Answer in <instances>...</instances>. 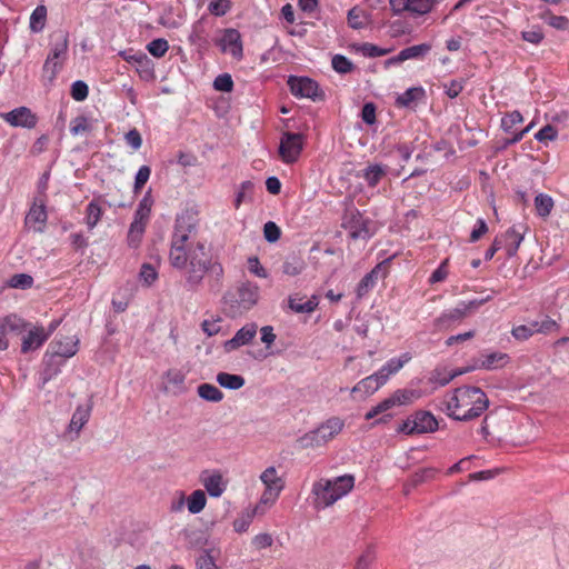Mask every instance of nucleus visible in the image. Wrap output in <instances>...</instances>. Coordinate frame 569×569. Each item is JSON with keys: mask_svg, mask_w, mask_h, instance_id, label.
I'll return each instance as SVG.
<instances>
[{"mask_svg": "<svg viewBox=\"0 0 569 569\" xmlns=\"http://www.w3.org/2000/svg\"><path fill=\"white\" fill-rule=\"evenodd\" d=\"M197 222L188 213L177 216L170 238L169 262L178 270H186V284L197 289L208 273L217 286L223 278V267L210 253L203 241L192 240Z\"/></svg>", "mask_w": 569, "mask_h": 569, "instance_id": "f257e3e1", "label": "nucleus"}, {"mask_svg": "<svg viewBox=\"0 0 569 569\" xmlns=\"http://www.w3.org/2000/svg\"><path fill=\"white\" fill-rule=\"evenodd\" d=\"M218 46L223 53L231 54L236 60H241L243 58L242 39L237 29H224L218 41Z\"/></svg>", "mask_w": 569, "mask_h": 569, "instance_id": "f8f14e48", "label": "nucleus"}, {"mask_svg": "<svg viewBox=\"0 0 569 569\" xmlns=\"http://www.w3.org/2000/svg\"><path fill=\"white\" fill-rule=\"evenodd\" d=\"M91 415V406H78L71 417L68 426L70 432L79 435L81 429L87 425Z\"/></svg>", "mask_w": 569, "mask_h": 569, "instance_id": "b1692460", "label": "nucleus"}, {"mask_svg": "<svg viewBox=\"0 0 569 569\" xmlns=\"http://www.w3.org/2000/svg\"><path fill=\"white\" fill-rule=\"evenodd\" d=\"M305 269L306 262L298 256H290L282 263V272L290 277L300 274Z\"/></svg>", "mask_w": 569, "mask_h": 569, "instance_id": "e433bc0d", "label": "nucleus"}, {"mask_svg": "<svg viewBox=\"0 0 569 569\" xmlns=\"http://www.w3.org/2000/svg\"><path fill=\"white\" fill-rule=\"evenodd\" d=\"M438 470L435 468H423L416 471L411 478L412 486L421 485L430 479H433Z\"/></svg>", "mask_w": 569, "mask_h": 569, "instance_id": "13d9d810", "label": "nucleus"}, {"mask_svg": "<svg viewBox=\"0 0 569 569\" xmlns=\"http://www.w3.org/2000/svg\"><path fill=\"white\" fill-rule=\"evenodd\" d=\"M71 97L76 101H83L89 94V87L82 80H77L71 84Z\"/></svg>", "mask_w": 569, "mask_h": 569, "instance_id": "6e6d98bb", "label": "nucleus"}, {"mask_svg": "<svg viewBox=\"0 0 569 569\" xmlns=\"http://www.w3.org/2000/svg\"><path fill=\"white\" fill-rule=\"evenodd\" d=\"M419 396L417 390L398 389L391 395V398L395 401V406H406L412 403Z\"/></svg>", "mask_w": 569, "mask_h": 569, "instance_id": "79ce46f5", "label": "nucleus"}, {"mask_svg": "<svg viewBox=\"0 0 569 569\" xmlns=\"http://www.w3.org/2000/svg\"><path fill=\"white\" fill-rule=\"evenodd\" d=\"M353 49L357 53H360L361 56L366 58H377L389 54L393 48H381L377 44L365 42V43H358L353 44Z\"/></svg>", "mask_w": 569, "mask_h": 569, "instance_id": "c85d7f7f", "label": "nucleus"}, {"mask_svg": "<svg viewBox=\"0 0 569 569\" xmlns=\"http://www.w3.org/2000/svg\"><path fill=\"white\" fill-rule=\"evenodd\" d=\"M350 236L353 239H368L372 237L371 221L363 218L359 212L352 217Z\"/></svg>", "mask_w": 569, "mask_h": 569, "instance_id": "4be33fe9", "label": "nucleus"}, {"mask_svg": "<svg viewBox=\"0 0 569 569\" xmlns=\"http://www.w3.org/2000/svg\"><path fill=\"white\" fill-rule=\"evenodd\" d=\"M188 511L192 515L200 513L206 505L207 498L204 491L198 489L194 490L187 499H186Z\"/></svg>", "mask_w": 569, "mask_h": 569, "instance_id": "72a5a7b5", "label": "nucleus"}, {"mask_svg": "<svg viewBox=\"0 0 569 569\" xmlns=\"http://www.w3.org/2000/svg\"><path fill=\"white\" fill-rule=\"evenodd\" d=\"M345 428V421L339 417H331L319 425L316 429L306 435V440L311 446H322L336 436H338Z\"/></svg>", "mask_w": 569, "mask_h": 569, "instance_id": "0eeeda50", "label": "nucleus"}, {"mask_svg": "<svg viewBox=\"0 0 569 569\" xmlns=\"http://www.w3.org/2000/svg\"><path fill=\"white\" fill-rule=\"evenodd\" d=\"M319 305V298L317 295H312L308 300L302 301L301 298L290 296L288 299L289 308L296 313H311Z\"/></svg>", "mask_w": 569, "mask_h": 569, "instance_id": "393cba45", "label": "nucleus"}, {"mask_svg": "<svg viewBox=\"0 0 569 569\" xmlns=\"http://www.w3.org/2000/svg\"><path fill=\"white\" fill-rule=\"evenodd\" d=\"M148 222L133 219L130 223L128 231V244L131 248H137L142 239Z\"/></svg>", "mask_w": 569, "mask_h": 569, "instance_id": "473e14b6", "label": "nucleus"}, {"mask_svg": "<svg viewBox=\"0 0 569 569\" xmlns=\"http://www.w3.org/2000/svg\"><path fill=\"white\" fill-rule=\"evenodd\" d=\"M438 429V421L429 411H417L403 420L397 431L403 435H420L433 432Z\"/></svg>", "mask_w": 569, "mask_h": 569, "instance_id": "39448f33", "label": "nucleus"}, {"mask_svg": "<svg viewBox=\"0 0 569 569\" xmlns=\"http://www.w3.org/2000/svg\"><path fill=\"white\" fill-rule=\"evenodd\" d=\"M231 0H210L208 10L214 17H223L231 10Z\"/></svg>", "mask_w": 569, "mask_h": 569, "instance_id": "a18cd8bd", "label": "nucleus"}, {"mask_svg": "<svg viewBox=\"0 0 569 569\" xmlns=\"http://www.w3.org/2000/svg\"><path fill=\"white\" fill-rule=\"evenodd\" d=\"M163 378L168 385L182 389L186 381V373L179 369H169L164 372Z\"/></svg>", "mask_w": 569, "mask_h": 569, "instance_id": "3c124183", "label": "nucleus"}, {"mask_svg": "<svg viewBox=\"0 0 569 569\" xmlns=\"http://www.w3.org/2000/svg\"><path fill=\"white\" fill-rule=\"evenodd\" d=\"M50 358L46 369L47 379L52 378L58 375L60 371L61 362H58L57 359H68L73 357L79 350V339L73 337H61L56 338L50 343Z\"/></svg>", "mask_w": 569, "mask_h": 569, "instance_id": "20e7f679", "label": "nucleus"}, {"mask_svg": "<svg viewBox=\"0 0 569 569\" xmlns=\"http://www.w3.org/2000/svg\"><path fill=\"white\" fill-rule=\"evenodd\" d=\"M378 390L377 385H375L373 379L366 377L361 379L356 386L352 387L351 393H362L366 397L373 395Z\"/></svg>", "mask_w": 569, "mask_h": 569, "instance_id": "09e8293b", "label": "nucleus"}, {"mask_svg": "<svg viewBox=\"0 0 569 569\" xmlns=\"http://www.w3.org/2000/svg\"><path fill=\"white\" fill-rule=\"evenodd\" d=\"M62 64L63 61L57 60L48 54L42 68L44 77H47L50 81L56 79L58 72L62 68Z\"/></svg>", "mask_w": 569, "mask_h": 569, "instance_id": "49530a36", "label": "nucleus"}, {"mask_svg": "<svg viewBox=\"0 0 569 569\" xmlns=\"http://www.w3.org/2000/svg\"><path fill=\"white\" fill-rule=\"evenodd\" d=\"M557 137L558 130L551 124H546L535 133V139L539 142L553 141Z\"/></svg>", "mask_w": 569, "mask_h": 569, "instance_id": "bf43d9fd", "label": "nucleus"}, {"mask_svg": "<svg viewBox=\"0 0 569 569\" xmlns=\"http://www.w3.org/2000/svg\"><path fill=\"white\" fill-rule=\"evenodd\" d=\"M263 236L268 242H276L280 239L281 230L273 221H268L263 226Z\"/></svg>", "mask_w": 569, "mask_h": 569, "instance_id": "e2e57ef3", "label": "nucleus"}, {"mask_svg": "<svg viewBox=\"0 0 569 569\" xmlns=\"http://www.w3.org/2000/svg\"><path fill=\"white\" fill-rule=\"evenodd\" d=\"M482 301L471 300L469 302L460 301L455 308L443 310L435 320L436 331H446L455 325L461 322L471 309L477 308Z\"/></svg>", "mask_w": 569, "mask_h": 569, "instance_id": "423d86ee", "label": "nucleus"}, {"mask_svg": "<svg viewBox=\"0 0 569 569\" xmlns=\"http://www.w3.org/2000/svg\"><path fill=\"white\" fill-rule=\"evenodd\" d=\"M213 88L221 92H231L233 89V80L229 73H221L213 80Z\"/></svg>", "mask_w": 569, "mask_h": 569, "instance_id": "4d7b16f0", "label": "nucleus"}, {"mask_svg": "<svg viewBox=\"0 0 569 569\" xmlns=\"http://www.w3.org/2000/svg\"><path fill=\"white\" fill-rule=\"evenodd\" d=\"M376 559L375 549L368 547L358 558L355 569H369Z\"/></svg>", "mask_w": 569, "mask_h": 569, "instance_id": "052dcab7", "label": "nucleus"}, {"mask_svg": "<svg viewBox=\"0 0 569 569\" xmlns=\"http://www.w3.org/2000/svg\"><path fill=\"white\" fill-rule=\"evenodd\" d=\"M134 68L142 80L150 81L154 78V64L146 53L139 54Z\"/></svg>", "mask_w": 569, "mask_h": 569, "instance_id": "c756f323", "label": "nucleus"}, {"mask_svg": "<svg viewBox=\"0 0 569 569\" xmlns=\"http://www.w3.org/2000/svg\"><path fill=\"white\" fill-rule=\"evenodd\" d=\"M545 21L557 30H566L569 28V19L565 16L547 14Z\"/></svg>", "mask_w": 569, "mask_h": 569, "instance_id": "774afa93", "label": "nucleus"}, {"mask_svg": "<svg viewBox=\"0 0 569 569\" xmlns=\"http://www.w3.org/2000/svg\"><path fill=\"white\" fill-rule=\"evenodd\" d=\"M455 379L450 370L443 367H437L432 370L429 381L437 387H445Z\"/></svg>", "mask_w": 569, "mask_h": 569, "instance_id": "a19ab883", "label": "nucleus"}, {"mask_svg": "<svg viewBox=\"0 0 569 569\" xmlns=\"http://www.w3.org/2000/svg\"><path fill=\"white\" fill-rule=\"evenodd\" d=\"M151 174V169L149 166H141L136 173L134 183H133V192L138 193L143 186L147 183Z\"/></svg>", "mask_w": 569, "mask_h": 569, "instance_id": "5fc2aeb1", "label": "nucleus"}, {"mask_svg": "<svg viewBox=\"0 0 569 569\" xmlns=\"http://www.w3.org/2000/svg\"><path fill=\"white\" fill-rule=\"evenodd\" d=\"M197 569H218L216 557L212 555V550H204L196 559Z\"/></svg>", "mask_w": 569, "mask_h": 569, "instance_id": "603ef678", "label": "nucleus"}, {"mask_svg": "<svg viewBox=\"0 0 569 569\" xmlns=\"http://www.w3.org/2000/svg\"><path fill=\"white\" fill-rule=\"evenodd\" d=\"M68 34L64 32H59L56 36L54 42L51 44L49 56L57 60L63 61L68 52Z\"/></svg>", "mask_w": 569, "mask_h": 569, "instance_id": "7c9ffc66", "label": "nucleus"}, {"mask_svg": "<svg viewBox=\"0 0 569 569\" xmlns=\"http://www.w3.org/2000/svg\"><path fill=\"white\" fill-rule=\"evenodd\" d=\"M303 149V136L301 133L284 132L279 144V154L284 163L296 162Z\"/></svg>", "mask_w": 569, "mask_h": 569, "instance_id": "9d476101", "label": "nucleus"}, {"mask_svg": "<svg viewBox=\"0 0 569 569\" xmlns=\"http://www.w3.org/2000/svg\"><path fill=\"white\" fill-rule=\"evenodd\" d=\"M217 382L226 389L238 390L246 383L244 378L240 375H233L228 372H219L217 375Z\"/></svg>", "mask_w": 569, "mask_h": 569, "instance_id": "2f4dec72", "label": "nucleus"}, {"mask_svg": "<svg viewBox=\"0 0 569 569\" xmlns=\"http://www.w3.org/2000/svg\"><path fill=\"white\" fill-rule=\"evenodd\" d=\"M0 117L11 127L33 129L37 126L38 117L28 107H18Z\"/></svg>", "mask_w": 569, "mask_h": 569, "instance_id": "ddd939ff", "label": "nucleus"}, {"mask_svg": "<svg viewBox=\"0 0 569 569\" xmlns=\"http://www.w3.org/2000/svg\"><path fill=\"white\" fill-rule=\"evenodd\" d=\"M30 323L16 313H10L0 319L1 333H16L20 335L29 328Z\"/></svg>", "mask_w": 569, "mask_h": 569, "instance_id": "6ab92c4d", "label": "nucleus"}, {"mask_svg": "<svg viewBox=\"0 0 569 569\" xmlns=\"http://www.w3.org/2000/svg\"><path fill=\"white\" fill-rule=\"evenodd\" d=\"M522 121H523L522 114L518 110H515V111L506 114L505 117H502L501 128L503 129L505 132L512 133V128L516 124L521 123Z\"/></svg>", "mask_w": 569, "mask_h": 569, "instance_id": "864d4df0", "label": "nucleus"}, {"mask_svg": "<svg viewBox=\"0 0 569 569\" xmlns=\"http://www.w3.org/2000/svg\"><path fill=\"white\" fill-rule=\"evenodd\" d=\"M465 84V79H453L450 82L443 84L445 93L451 99L457 98L463 90Z\"/></svg>", "mask_w": 569, "mask_h": 569, "instance_id": "680f3d73", "label": "nucleus"}, {"mask_svg": "<svg viewBox=\"0 0 569 569\" xmlns=\"http://www.w3.org/2000/svg\"><path fill=\"white\" fill-rule=\"evenodd\" d=\"M443 406L448 417L470 421L483 415L489 407V399L482 389L462 386L445 396Z\"/></svg>", "mask_w": 569, "mask_h": 569, "instance_id": "f03ea898", "label": "nucleus"}, {"mask_svg": "<svg viewBox=\"0 0 569 569\" xmlns=\"http://www.w3.org/2000/svg\"><path fill=\"white\" fill-rule=\"evenodd\" d=\"M387 172L388 167L386 164L371 163L362 170L359 177L363 178L369 187L375 188Z\"/></svg>", "mask_w": 569, "mask_h": 569, "instance_id": "5701e85b", "label": "nucleus"}, {"mask_svg": "<svg viewBox=\"0 0 569 569\" xmlns=\"http://www.w3.org/2000/svg\"><path fill=\"white\" fill-rule=\"evenodd\" d=\"M287 83L290 92L297 98L316 100L320 96L318 82L309 77L289 76Z\"/></svg>", "mask_w": 569, "mask_h": 569, "instance_id": "9b49d317", "label": "nucleus"}, {"mask_svg": "<svg viewBox=\"0 0 569 569\" xmlns=\"http://www.w3.org/2000/svg\"><path fill=\"white\" fill-rule=\"evenodd\" d=\"M198 396L210 402H219L223 399V392L211 383H201L197 388Z\"/></svg>", "mask_w": 569, "mask_h": 569, "instance_id": "c9c22d12", "label": "nucleus"}, {"mask_svg": "<svg viewBox=\"0 0 569 569\" xmlns=\"http://www.w3.org/2000/svg\"><path fill=\"white\" fill-rule=\"evenodd\" d=\"M90 130L91 124L89 122V119L84 116H78L70 122V133L74 137Z\"/></svg>", "mask_w": 569, "mask_h": 569, "instance_id": "8fccbe9b", "label": "nucleus"}, {"mask_svg": "<svg viewBox=\"0 0 569 569\" xmlns=\"http://www.w3.org/2000/svg\"><path fill=\"white\" fill-rule=\"evenodd\" d=\"M553 199L547 193H538L535 197V208L537 216L540 218H547L550 216L553 209Z\"/></svg>", "mask_w": 569, "mask_h": 569, "instance_id": "f704fd0d", "label": "nucleus"}, {"mask_svg": "<svg viewBox=\"0 0 569 569\" xmlns=\"http://www.w3.org/2000/svg\"><path fill=\"white\" fill-rule=\"evenodd\" d=\"M431 50V46L428 43L415 44L411 47H407L400 51V58L403 61L421 59L429 53Z\"/></svg>", "mask_w": 569, "mask_h": 569, "instance_id": "4c0bfd02", "label": "nucleus"}, {"mask_svg": "<svg viewBox=\"0 0 569 569\" xmlns=\"http://www.w3.org/2000/svg\"><path fill=\"white\" fill-rule=\"evenodd\" d=\"M200 481L212 498H219L227 489V481L218 470H203L200 473Z\"/></svg>", "mask_w": 569, "mask_h": 569, "instance_id": "4468645a", "label": "nucleus"}, {"mask_svg": "<svg viewBox=\"0 0 569 569\" xmlns=\"http://www.w3.org/2000/svg\"><path fill=\"white\" fill-rule=\"evenodd\" d=\"M48 212L46 199L43 197H34L24 218V226L36 233H43L47 227Z\"/></svg>", "mask_w": 569, "mask_h": 569, "instance_id": "1a4fd4ad", "label": "nucleus"}, {"mask_svg": "<svg viewBox=\"0 0 569 569\" xmlns=\"http://www.w3.org/2000/svg\"><path fill=\"white\" fill-rule=\"evenodd\" d=\"M140 280L143 281L146 284L150 286L152 284L157 278L158 272L156 268L149 263L142 264L139 273Z\"/></svg>", "mask_w": 569, "mask_h": 569, "instance_id": "0e129e2a", "label": "nucleus"}, {"mask_svg": "<svg viewBox=\"0 0 569 569\" xmlns=\"http://www.w3.org/2000/svg\"><path fill=\"white\" fill-rule=\"evenodd\" d=\"M505 249L509 258L517 254L518 249L523 241L525 232L518 229L516 226L510 227L503 234Z\"/></svg>", "mask_w": 569, "mask_h": 569, "instance_id": "aec40b11", "label": "nucleus"}, {"mask_svg": "<svg viewBox=\"0 0 569 569\" xmlns=\"http://www.w3.org/2000/svg\"><path fill=\"white\" fill-rule=\"evenodd\" d=\"M381 264H377L370 272L366 273L357 287V296L359 298L366 296L377 283Z\"/></svg>", "mask_w": 569, "mask_h": 569, "instance_id": "cd10ccee", "label": "nucleus"}, {"mask_svg": "<svg viewBox=\"0 0 569 569\" xmlns=\"http://www.w3.org/2000/svg\"><path fill=\"white\" fill-rule=\"evenodd\" d=\"M220 322H221V318H216V319H212V320H209V319H204L202 322H201V329L202 331L208 336V337H212V336H216L220 332L221 330V326H220Z\"/></svg>", "mask_w": 569, "mask_h": 569, "instance_id": "338daca9", "label": "nucleus"}, {"mask_svg": "<svg viewBox=\"0 0 569 569\" xmlns=\"http://www.w3.org/2000/svg\"><path fill=\"white\" fill-rule=\"evenodd\" d=\"M333 70L340 74L349 73L353 70V63L343 54H335L331 59Z\"/></svg>", "mask_w": 569, "mask_h": 569, "instance_id": "c03bdc74", "label": "nucleus"}, {"mask_svg": "<svg viewBox=\"0 0 569 569\" xmlns=\"http://www.w3.org/2000/svg\"><path fill=\"white\" fill-rule=\"evenodd\" d=\"M260 296V288L254 282H243L238 288V302L244 309H250L257 305Z\"/></svg>", "mask_w": 569, "mask_h": 569, "instance_id": "a211bd4d", "label": "nucleus"}, {"mask_svg": "<svg viewBox=\"0 0 569 569\" xmlns=\"http://www.w3.org/2000/svg\"><path fill=\"white\" fill-rule=\"evenodd\" d=\"M47 7L43 4L37 6L31 12L29 19V28L32 33H40L43 31L47 23Z\"/></svg>", "mask_w": 569, "mask_h": 569, "instance_id": "bb28decb", "label": "nucleus"}, {"mask_svg": "<svg viewBox=\"0 0 569 569\" xmlns=\"http://www.w3.org/2000/svg\"><path fill=\"white\" fill-rule=\"evenodd\" d=\"M510 361L508 353L493 351L489 353H482L478 359L475 360L471 369H483V370H497L507 366Z\"/></svg>", "mask_w": 569, "mask_h": 569, "instance_id": "2eb2a0df", "label": "nucleus"}, {"mask_svg": "<svg viewBox=\"0 0 569 569\" xmlns=\"http://www.w3.org/2000/svg\"><path fill=\"white\" fill-rule=\"evenodd\" d=\"M257 329L258 327L253 322L244 325L236 332V335L231 339L224 341V350L227 352H231L233 350L239 349L242 346L249 345L256 337Z\"/></svg>", "mask_w": 569, "mask_h": 569, "instance_id": "dca6fc26", "label": "nucleus"}, {"mask_svg": "<svg viewBox=\"0 0 569 569\" xmlns=\"http://www.w3.org/2000/svg\"><path fill=\"white\" fill-rule=\"evenodd\" d=\"M260 481L263 483L264 489L273 490L279 493L284 488V481L281 477L278 476L277 469L274 467H268L261 475Z\"/></svg>", "mask_w": 569, "mask_h": 569, "instance_id": "a878e982", "label": "nucleus"}, {"mask_svg": "<svg viewBox=\"0 0 569 569\" xmlns=\"http://www.w3.org/2000/svg\"><path fill=\"white\" fill-rule=\"evenodd\" d=\"M147 50L154 58H162L169 50V43L163 38H158L147 44Z\"/></svg>", "mask_w": 569, "mask_h": 569, "instance_id": "de8ad7c7", "label": "nucleus"}, {"mask_svg": "<svg viewBox=\"0 0 569 569\" xmlns=\"http://www.w3.org/2000/svg\"><path fill=\"white\" fill-rule=\"evenodd\" d=\"M280 493L273 490L264 489L258 505L254 508L256 513H263L269 507L274 505Z\"/></svg>", "mask_w": 569, "mask_h": 569, "instance_id": "37998d69", "label": "nucleus"}, {"mask_svg": "<svg viewBox=\"0 0 569 569\" xmlns=\"http://www.w3.org/2000/svg\"><path fill=\"white\" fill-rule=\"evenodd\" d=\"M355 481L350 473L316 481L311 489L315 508L321 510L331 507L353 489Z\"/></svg>", "mask_w": 569, "mask_h": 569, "instance_id": "7ed1b4c3", "label": "nucleus"}, {"mask_svg": "<svg viewBox=\"0 0 569 569\" xmlns=\"http://www.w3.org/2000/svg\"><path fill=\"white\" fill-rule=\"evenodd\" d=\"M9 283L12 288L27 289L32 286L33 279L27 273H18L11 277Z\"/></svg>", "mask_w": 569, "mask_h": 569, "instance_id": "69168bd1", "label": "nucleus"}, {"mask_svg": "<svg viewBox=\"0 0 569 569\" xmlns=\"http://www.w3.org/2000/svg\"><path fill=\"white\" fill-rule=\"evenodd\" d=\"M102 217V208L97 201H90L86 208V224L92 230Z\"/></svg>", "mask_w": 569, "mask_h": 569, "instance_id": "58836bf2", "label": "nucleus"}, {"mask_svg": "<svg viewBox=\"0 0 569 569\" xmlns=\"http://www.w3.org/2000/svg\"><path fill=\"white\" fill-rule=\"evenodd\" d=\"M410 360H411V355L409 352H405L400 357L389 359L381 367V369L390 377V376L397 373Z\"/></svg>", "mask_w": 569, "mask_h": 569, "instance_id": "ea45409f", "label": "nucleus"}, {"mask_svg": "<svg viewBox=\"0 0 569 569\" xmlns=\"http://www.w3.org/2000/svg\"><path fill=\"white\" fill-rule=\"evenodd\" d=\"M426 97L422 87H412L399 94L396 99V106L400 108H415L417 102Z\"/></svg>", "mask_w": 569, "mask_h": 569, "instance_id": "412c9836", "label": "nucleus"}, {"mask_svg": "<svg viewBox=\"0 0 569 569\" xmlns=\"http://www.w3.org/2000/svg\"><path fill=\"white\" fill-rule=\"evenodd\" d=\"M27 335L22 338L21 352L28 353L40 349L48 340L42 326H32L26 330Z\"/></svg>", "mask_w": 569, "mask_h": 569, "instance_id": "f3484780", "label": "nucleus"}, {"mask_svg": "<svg viewBox=\"0 0 569 569\" xmlns=\"http://www.w3.org/2000/svg\"><path fill=\"white\" fill-rule=\"evenodd\" d=\"M436 3L437 0H389L393 14H408L412 18L430 13Z\"/></svg>", "mask_w": 569, "mask_h": 569, "instance_id": "6e6552de", "label": "nucleus"}]
</instances>
